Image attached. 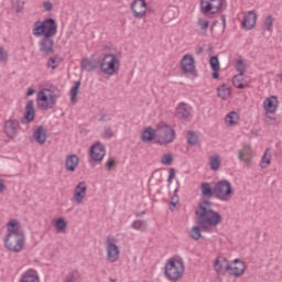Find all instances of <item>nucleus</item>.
Here are the masks:
<instances>
[{"instance_id":"f257e3e1","label":"nucleus","mask_w":282,"mask_h":282,"mask_svg":"<svg viewBox=\"0 0 282 282\" xmlns=\"http://www.w3.org/2000/svg\"><path fill=\"white\" fill-rule=\"evenodd\" d=\"M197 224L204 232H217V226L224 221L221 214L213 210V203L210 200L200 202L195 212Z\"/></svg>"},{"instance_id":"f03ea898","label":"nucleus","mask_w":282,"mask_h":282,"mask_svg":"<svg viewBox=\"0 0 282 282\" xmlns=\"http://www.w3.org/2000/svg\"><path fill=\"white\" fill-rule=\"evenodd\" d=\"M7 237L4 238V248L10 252H21L25 246V236L21 231L18 219H12L7 224Z\"/></svg>"},{"instance_id":"7ed1b4c3","label":"nucleus","mask_w":282,"mask_h":282,"mask_svg":"<svg viewBox=\"0 0 282 282\" xmlns=\"http://www.w3.org/2000/svg\"><path fill=\"white\" fill-rule=\"evenodd\" d=\"M58 98H61V90L56 86L42 88L36 95V105L40 109L47 111L54 109Z\"/></svg>"},{"instance_id":"20e7f679","label":"nucleus","mask_w":282,"mask_h":282,"mask_svg":"<svg viewBox=\"0 0 282 282\" xmlns=\"http://www.w3.org/2000/svg\"><path fill=\"white\" fill-rule=\"evenodd\" d=\"M58 32V24L56 23V20L54 18H45L44 20H39L34 22L32 34L36 39L46 37V39H53V36H56V33Z\"/></svg>"},{"instance_id":"39448f33","label":"nucleus","mask_w":282,"mask_h":282,"mask_svg":"<svg viewBox=\"0 0 282 282\" xmlns=\"http://www.w3.org/2000/svg\"><path fill=\"white\" fill-rule=\"evenodd\" d=\"M164 275L167 281L177 282L184 276V260L182 258H170L164 267Z\"/></svg>"},{"instance_id":"423d86ee","label":"nucleus","mask_w":282,"mask_h":282,"mask_svg":"<svg viewBox=\"0 0 282 282\" xmlns=\"http://www.w3.org/2000/svg\"><path fill=\"white\" fill-rule=\"evenodd\" d=\"M99 68L105 76H116L120 72V57L113 53L105 54L99 62Z\"/></svg>"},{"instance_id":"0eeeda50","label":"nucleus","mask_w":282,"mask_h":282,"mask_svg":"<svg viewBox=\"0 0 282 282\" xmlns=\"http://www.w3.org/2000/svg\"><path fill=\"white\" fill-rule=\"evenodd\" d=\"M214 195L219 202L228 203L235 197V188L228 180L218 181L214 187Z\"/></svg>"},{"instance_id":"6e6552de","label":"nucleus","mask_w":282,"mask_h":282,"mask_svg":"<svg viewBox=\"0 0 282 282\" xmlns=\"http://www.w3.org/2000/svg\"><path fill=\"white\" fill-rule=\"evenodd\" d=\"M175 129L166 123H159L158 134H156V144L160 147H166L175 142Z\"/></svg>"},{"instance_id":"1a4fd4ad","label":"nucleus","mask_w":282,"mask_h":282,"mask_svg":"<svg viewBox=\"0 0 282 282\" xmlns=\"http://www.w3.org/2000/svg\"><path fill=\"white\" fill-rule=\"evenodd\" d=\"M226 10V0H200L202 14H217Z\"/></svg>"},{"instance_id":"9d476101","label":"nucleus","mask_w":282,"mask_h":282,"mask_svg":"<svg viewBox=\"0 0 282 282\" xmlns=\"http://www.w3.org/2000/svg\"><path fill=\"white\" fill-rule=\"evenodd\" d=\"M106 259L110 263H116L120 259V248L116 245V238L107 237L106 240Z\"/></svg>"},{"instance_id":"9b49d317","label":"nucleus","mask_w":282,"mask_h":282,"mask_svg":"<svg viewBox=\"0 0 282 282\" xmlns=\"http://www.w3.org/2000/svg\"><path fill=\"white\" fill-rule=\"evenodd\" d=\"M19 131H21V123L17 119H9L4 121L3 124V133L7 135V138H10V140H13V138H17L19 134Z\"/></svg>"},{"instance_id":"f8f14e48","label":"nucleus","mask_w":282,"mask_h":282,"mask_svg":"<svg viewBox=\"0 0 282 282\" xmlns=\"http://www.w3.org/2000/svg\"><path fill=\"white\" fill-rule=\"evenodd\" d=\"M85 197H87V183L79 182L74 189L73 194V202L77 206H80L83 204Z\"/></svg>"},{"instance_id":"ddd939ff","label":"nucleus","mask_w":282,"mask_h":282,"mask_svg":"<svg viewBox=\"0 0 282 282\" xmlns=\"http://www.w3.org/2000/svg\"><path fill=\"white\" fill-rule=\"evenodd\" d=\"M131 10L134 19H144V17H147V1L133 0L131 3Z\"/></svg>"},{"instance_id":"4468645a","label":"nucleus","mask_w":282,"mask_h":282,"mask_svg":"<svg viewBox=\"0 0 282 282\" xmlns=\"http://www.w3.org/2000/svg\"><path fill=\"white\" fill-rule=\"evenodd\" d=\"M181 69L184 74L195 76V58L191 54H186L181 59Z\"/></svg>"},{"instance_id":"2eb2a0df","label":"nucleus","mask_w":282,"mask_h":282,"mask_svg":"<svg viewBox=\"0 0 282 282\" xmlns=\"http://www.w3.org/2000/svg\"><path fill=\"white\" fill-rule=\"evenodd\" d=\"M234 263L229 262V269H228V274H230V276H242L243 272H246V262H243L240 259H235Z\"/></svg>"},{"instance_id":"dca6fc26","label":"nucleus","mask_w":282,"mask_h":282,"mask_svg":"<svg viewBox=\"0 0 282 282\" xmlns=\"http://www.w3.org/2000/svg\"><path fill=\"white\" fill-rule=\"evenodd\" d=\"M230 269V261L226 257H218L214 262V270L216 274L224 276L226 272Z\"/></svg>"},{"instance_id":"f3484780","label":"nucleus","mask_w":282,"mask_h":282,"mask_svg":"<svg viewBox=\"0 0 282 282\" xmlns=\"http://www.w3.org/2000/svg\"><path fill=\"white\" fill-rule=\"evenodd\" d=\"M39 50L41 54H44V56L54 54V40H52V37H42L39 41Z\"/></svg>"},{"instance_id":"a211bd4d","label":"nucleus","mask_w":282,"mask_h":282,"mask_svg":"<svg viewBox=\"0 0 282 282\" xmlns=\"http://www.w3.org/2000/svg\"><path fill=\"white\" fill-rule=\"evenodd\" d=\"M262 107L265 113H276L279 109V98L274 95L267 97L262 102Z\"/></svg>"},{"instance_id":"6ab92c4d","label":"nucleus","mask_w":282,"mask_h":282,"mask_svg":"<svg viewBox=\"0 0 282 282\" xmlns=\"http://www.w3.org/2000/svg\"><path fill=\"white\" fill-rule=\"evenodd\" d=\"M107 154L105 150V145L101 143H96L90 148V158L95 162H102L105 160V155Z\"/></svg>"},{"instance_id":"aec40b11","label":"nucleus","mask_w":282,"mask_h":282,"mask_svg":"<svg viewBox=\"0 0 282 282\" xmlns=\"http://www.w3.org/2000/svg\"><path fill=\"white\" fill-rule=\"evenodd\" d=\"M18 282H41V278L39 276V272L34 269H28L22 272Z\"/></svg>"},{"instance_id":"412c9836","label":"nucleus","mask_w":282,"mask_h":282,"mask_svg":"<svg viewBox=\"0 0 282 282\" xmlns=\"http://www.w3.org/2000/svg\"><path fill=\"white\" fill-rule=\"evenodd\" d=\"M257 25V13L254 11H248L241 22V26L245 30H252Z\"/></svg>"},{"instance_id":"4be33fe9","label":"nucleus","mask_w":282,"mask_h":282,"mask_svg":"<svg viewBox=\"0 0 282 282\" xmlns=\"http://www.w3.org/2000/svg\"><path fill=\"white\" fill-rule=\"evenodd\" d=\"M232 85L236 89H246L250 85V78L246 74H237L232 78Z\"/></svg>"},{"instance_id":"5701e85b","label":"nucleus","mask_w":282,"mask_h":282,"mask_svg":"<svg viewBox=\"0 0 282 282\" xmlns=\"http://www.w3.org/2000/svg\"><path fill=\"white\" fill-rule=\"evenodd\" d=\"M191 113H193V108L188 104L181 102L176 107V116H177V118L186 120V118H191Z\"/></svg>"},{"instance_id":"b1692460","label":"nucleus","mask_w":282,"mask_h":282,"mask_svg":"<svg viewBox=\"0 0 282 282\" xmlns=\"http://www.w3.org/2000/svg\"><path fill=\"white\" fill-rule=\"evenodd\" d=\"M36 116V110L34 109V101L29 100L25 106L24 119L22 122H32Z\"/></svg>"},{"instance_id":"393cba45","label":"nucleus","mask_w":282,"mask_h":282,"mask_svg":"<svg viewBox=\"0 0 282 282\" xmlns=\"http://www.w3.org/2000/svg\"><path fill=\"white\" fill-rule=\"evenodd\" d=\"M79 162H80V159H78V155H76V154L67 155L66 161H65L66 171L74 173V171H76V169L78 167Z\"/></svg>"},{"instance_id":"a878e982","label":"nucleus","mask_w":282,"mask_h":282,"mask_svg":"<svg viewBox=\"0 0 282 282\" xmlns=\"http://www.w3.org/2000/svg\"><path fill=\"white\" fill-rule=\"evenodd\" d=\"M33 138L37 144H45L47 141V130L43 126L37 127L33 132Z\"/></svg>"},{"instance_id":"bb28decb","label":"nucleus","mask_w":282,"mask_h":282,"mask_svg":"<svg viewBox=\"0 0 282 282\" xmlns=\"http://www.w3.org/2000/svg\"><path fill=\"white\" fill-rule=\"evenodd\" d=\"M208 28H210V21L206 18H198L196 21V30L198 34H202V36L206 35V32H208Z\"/></svg>"},{"instance_id":"cd10ccee","label":"nucleus","mask_w":282,"mask_h":282,"mask_svg":"<svg viewBox=\"0 0 282 282\" xmlns=\"http://www.w3.org/2000/svg\"><path fill=\"white\" fill-rule=\"evenodd\" d=\"M208 165L210 171L217 172L221 169V156L218 153L208 156Z\"/></svg>"},{"instance_id":"c85d7f7f","label":"nucleus","mask_w":282,"mask_h":282,"mask_svg":"<svg viewBox=\"0 0 282 282\" xmlns=\"http://www.w3.org/2000/svg\"><path fill=\"white\" fill-rule=\"evenodd\" d=\"M250 158H252V149L246 144L238 151V159L240 162H250Z\"/></svg>"},{"instance_id":"c756f323","label":"nucleus","mask_w":282,"mask_h":282,"mask_svg":"<svg viewBox=\"0 0 282 282\" xmlns=\"http://www.w3.org/2000/svg\"><path fill=\"white\" fill-rule=\"evenodd\" d=\"M231 89L230 85L223 84L217 88L218 98H221V100H228V98H230V94H232Z\"/></svg>"},{"instance_id":"7c9ffc66","label":"nucleus","mask_w":282,"mask_h":282,"mask_svg":"<svg viewBox=\"0 0 282 282\" xmlns=\"http://www.w3.org/2000/svg\"><path fill=\"white\" fill-rule=\"evenodd\" d=\"M238 122L239 113H237V111H230L225 116V124H227V127H236Z\"/></svg>"},{"instance_id":"2f4dec72","label":"nucleus","mask_w":282,"mask_h":282,"mask_svg":"<svg viewBox=\"0 0 282 282\" xmlns=\"http://www.w3.org/2000/svg\"><path fill=\"white\" fill-rule=\"evenodd\" d=\"M210 69L214 70L213 78H219V58L217 56H212L209 59Z\"/></svg>"},{"instance_id":"473e14b6","label":"nucleus","mask_w":282,"mask_h":282,"mask_svg":"<svg viewBox=\"0 0 282 282\" xmlns=\"http://www.w3.org/2000/svg\"><path fill=\"white\" fill-rule=\"evenodd\" d=\"M155 138V129L148 127L141 133L142 142H151Z\"/></svg>"},{"instance_id":"72a5a7b5","label":"nucleus","mask_w":282,"mask_h":282,"mask_svg":"<svg viewBox=\"0 0 282 282\" xmlns=\"http://www.w3.org/2000/svg\"><path fill=\"white\" fill-rule=\"evenodd\" d=\"M202 196L205 199H210L213 197V193H215V188L210 186V183H202L200 185Z\"/></svg>"},{"instance_id":"f704fd0d","label":"nucleus","mask_w":282,"mask_h":282,"mask_svg":"<svg viewBox=\"0 0 282 282\" xmlns=\"http://www.w3.org/2000/svg\"><path fill=\"white\" fill-rule=\"evenodd\" d=\"M272 164V153H270V149H267L260 161V169H268V165Z\"/></svg>"},{"instance_id":"c9c22d12","label":"nucleus","mask_w":282,"mask_h":282,"mask_svg":"<svg viewBox=\"0 0 282 282\" xmlns=\"http://www.w3.org/2000/svg\"><path fill=\"white\" fill-rule=\"evenodd\" d=\"M61 56L58 55H54L53 57H50L47 63H46V67L48 69H56V67H58V65H61Z\"/></svg>"},{"instance_id":"e433bc0d","label":"nucleus","mask_w":282,"mask_h":282,"mask_svg":"<svg viewBox=\"0 0 282 282\" xmlns=\"http://www.w3.org/2000/svg\"><path fill=\"white\" fill-rule=\"evenodd\" d=\"M80 89V82H76L75 85L70 88V102H76L78 100V91Z\"/></svg>"},{"instance_id":"4c0bfd02","label":"nucleus","mask_w":282,"mask_h":282,"mask_svg":"<svg viewBox=\"0 0 282 282\" xmlns=\"http://www.w3.org/2000/svg\"><path fill=\"white\" fill-rule=\"evenodd\" d=\"M56 232H64L67 229V220L65 218H57L54 225Z\"/></svg>"},{"instance_id":"58836bf2","label":"nucleus","mask_w":282,"mask_h":282,"mask_svg":"<svg viewBox=\"0 0 282 282\" xmlns=\"http://www.w3.org/2000/svg\"><path fill=\"white\" fill-rule=\"evenodd\" d=\"M274 25V18L272 15H268L263 21V32H272V28Z\"/></svg>"},{"instance_id":"ea45409f","label":"nucleus","mask_w":282,"mask_h":282,"mask_svg":"<svg viewBox=\"0 0 282 282\" xmlns=\"http://www.w3.org/2000/svg\"><path fill=\"white\" fill-rule=\"evenodd\" d=\"M189 237L194 239V241H199V239H202V229L199 226L192 227L189 230Z\"/></svg>"},{"instance_id":"a19ab883","label":"nucleus","mask_w":282,"mask_h":282,"mask_svg":"<svg viewBox=\"0 0 282 282\" xmlns=\"http://www.w3.org/2000/svg\"><path fill=\"white\" fill-rule=\"evenodd\" d=\"M131 228H133V230H139L140 232H144V230H147V221H144V220H134L131 224Z\"/></svg>"},{"instance_id":"79ce46f5","label":"nucleus","mask_w":282,"mask_h":282,"mask_svg":"<svg viewBox=\"0 0 282 282\" xmlns=\"http://www.w3.org/2000/svg\"><path fill=\"white\" fill-rule=\"evenodd\" d=\"M197 142H199V137H197V133L193 131L187 132V144L195 147Z\"/></svg>"},{"instance_id":"37998d69","label":"nucleus","mask_w":282,"mask_h":282,"mask_svg":"<svg viewBox=\"0 0 282 282\" xmlns=\"http://www.w3.org/2000/svg\"><path fill=\"white\" fill-rule=\"evenodd\" d=\"M82 67L86 72H94L96 69V64L94 62H91L90 59H83Z\"/></svg>"},{"instance_id":"c03bdc74","label":"nucleus","mask_w":282,"mask_h":282,"mask_svg":"<svg viewBox=\"0 0 282 282\" xmlns=\"http://www.w3.org/2000/svg\"><path fill=\"white\" fill-rule=\"evenodd\" d=\"M161 164L163 166H171L173 164V154L165 153L161 156Z\"/></svg>"},{"instance_id":"a18cd8bd","label":"nucleus","mask_w":282,"mask_h":282,"mask_svg":"<svg viewBox=\"0 0 282 282\" xmlns=\"http://www.w3.org/2000/svg\"><path fill=\"white\" fill-rule=\"evenodd\" d=\"M246 63H243V61L238 59L236 62V70L238 72V74H246Z\"/></svg>"},{"instance_id":"49530a36","label":"nucleus","mask_w":282,"mask_h":282,"mask_svg":"<svg viewBox=\"0 0 282 282\" xmlns=\"http://www.w3.org/2000/svg\"><path fill=\"white\" fill-rule=\"evenodd\" d=\"M101 137H102L105 140H110V138H113V131L111 130V128L106 127V128H104V131H102V133H101Z\"/></svg>"},{"instance_id":"de8ad7c7","label":"nucleus","mask_w":282,"mask_h":282,"mask_svg":"<svg viewBox=\"0 0 282 282\" xmlns=\"http://www.w3.org/2000/svg\"><path fill=\"white\" fill-rule=\"evenodd\" d=\"M64 282H78V271H72L68 273Z\"/></svg>"},{"instance_id":"09e8293b","label":"nucleus","mask_w":282,"mask_h":282,"mask_svg":"<svg viewBox=\"0 0 282 282\" xmlns=\"http://www.w3.org/2000/svg\"><path fill=\"white\" fill-rule=\"evenodd\" d=\"M165 17H167V19H175V17H177V8L172 7L167 9L165 12Z\"/></svg>"},{"instance_id":"8fccbe9b","label":"nucleus","mask_w":282,"mask_h":282,"mask_svg":"<svg viewBox=\"0 0 282 282\" xmlns=\"http://www.w3.org/2000/svg\"><path fill=\"white\" fill-rule=\"evenodd\" d=\"M8 52L2 46L0 47V61L1 63H8Z\"/></svg>"},{"instance_id":"3c124183","label":"nucleus","mask_w":282,"mask_h":282,"mask_svg":"<svg viewBox=\"0 0 282 282\" xmlns=\"http://www.w3.org/2000/svg\"><path fill=\"white\" fill-rule=\"evenodd\" d=\"M43 8H44V12H52L54 4H52V2L50 1H44Z\"/></svg>"},{"instance_id":"603ef678","label":"nucleus","mask_w":282,"mask_h":282,"mask_svg":"<svg viewBox=\"0 0 282 282\" xmlns=\"http://www.w3.org/2000/svg\"><path fill=\"white\" fill-rule=\"evenodd\" d=\"M113 164H116V160H113L112 158L108 159V161L106 162V166L109 171L113 169Z\"/></svg>"},{"instance_id":"864d4df0","label":"nucleus","mask_w":282,"mask_h":282,"mask_svg":"<svg viewBox=\"0 0 282 282\" xmlns=\"http://www.w3.org/2000/svg\"><path fill=\"white\" fill-rule=\"evenodd\" d=\"M173 177H175V170L174 169H170L167 182H172Z\"/></svg>"},{"instance_id":"5fc2aeb1","label":"nucleus","mask_w":282,"mask_h":282,"mask_svg":"<svg viewBox=\"0 0 282 282\" xmlns=\"http://www.w3.org/2000/svg\"><path fill=\"white\" fill-rule=\"evenodd\" d=\"M26 96H34V88H29L26 91Z\"/></svg>"},{"instance_id":"6e6d98bb","label":"nucleus","mask_w":282,"mask_h":282,"mask_svg":"<svg viewBox=\"0 0 282 282\" xmlns=\"http://www.w3.org/2000/svg\"><path fill=\"white\" fill-rule=\"evenodd\" d=\"M6 184H3V180H0V193L4 191Z\"/></svg>"},{"instance_id":"4d7b16f0","label":"nucleus","mask_w":282,"mask_h":282,"mask_svg":"<svg viewBox=\"0 0 282 282\" xmlns=\"http://www.w3.org/2000/svg\"><path fill=\"white\" fill-rule=\"evenodd\" d=\"M223 26L226 28V15H221Z\"/></svg>"},{"instance_id":"13d9d810","label":"nucleus","mask_w":282,"mask_h":282,"mask_svg":"<svg viewBox=\"0 0 282 282\" xmlns=\"http://www.w3.org/2000/svg\"><path fill=\"white\" fill-rule=\"evenodd\" d=\"M171 206H174V207H175V202H171Z\"/></svg>"},{"instance_id":"bf43d9fd","label":"nucleus","mask_w":282,"mask_h":282,"mask_svg":"<svg viewBox=\"0 0 282 282\" xmlns=\"http://www.w3.org/2000/svg\"><path fill=\"white\" fill-rule=\"evenodd\" d=\"M280 79H281V83H282V73H281V75H280Z\"/></svg>"},{"instance_id":"052dcab7","label":"nucleus","mask_w":282,"mask_h":282,"mask_svg":"<svg viewBox=\"0 0 282 282\" xmlns=\"http://www.w3.org/2000/svg\"><path fill=\"white\" fill-rule=\"evenodd\" d=\"M111 282H116V280H110Z\"/></svg>"}]
</instances>
